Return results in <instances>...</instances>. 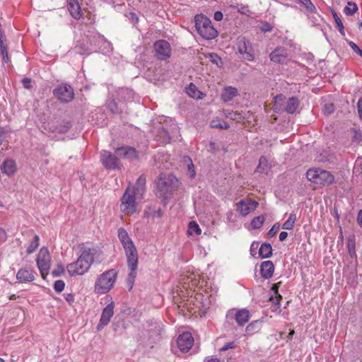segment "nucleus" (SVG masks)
<instances>
[{
  "label": "nucleus",
  "mask_w": 362,
  "mask_h": 362,
  "mask_svg": "<svg viewBox=\"0 0 362 362\" xmlns=\"http://www.w3.org/2000/svg\"><path fill=\"white\" fill-rule=\"evenodd\" d=\"M334 107L332 104L325 105V110L327 114H331L334 112Z\"/></svg>",
  "instance_id": "obj_52"
},
{
  "label": "nucleus",
  "mask_w": 362,
  "mask_h": 362,
  "mask_svg": "<svg viewBox=\"0 0 362 362\" xmlns=\"http://www.w3.org/2000/svg\"><path fill=\"white\" fill-rule=\"evenodd\" d=\"M100 161L103 165L107 170H115L119 166V158L106 150H103L100 152Z\"/></svg>",
  "instance_id": "obj_12"
},
{
  "label": "nucleus",
  "mask_w": 362,
  "mask_h": 362,
  "mask_svg": "<svg viewBox=\"0 0 362 362\" xmlns=\"http://www.w3.org/2000/svg\"><path fill=\"white\" fill-rule=\"evenodd\" d=\"M160 134L163 135V141L165 143H169L170 141L171 137L167 131H165V129H162Z\"/></svg>",
  "instance_id": "obj_49"
},
{
  "label": "nucleus",
  "mask_w": 362,
  "mask_h": 362,
  "mask_svg": "<svg viewBox=\"0 0 362 362\" xmlns=\"http://www.w3.org/2000/svg\"><path fill=\"white\" fill-rule=\"evenodd\" d=\"M98 250L94 247L83 245L81 253L77 260L66 266V269L70 276L83 275L90 269L93 262L94 257Z\"/></svg>",
  "instance_id": "obj_2"
},
{
  "label": "nucleus",
  "mask_w": 362,
  "mask_h": 362,
  "mask_svg": "<svg viewBox=\"0 0 362 362\" xmlns=\"http://www.w3.org/2000/svg\"><path fill=\"white\" fill-rule=\"evenodd\" d=\"M300 101L296 97L289 98L286 103L284 110L288 114H293L299 107Z\"/></svg>",
  "instance_id": "obj_23"
},
{
  "label": "nucleus",
  "mask_w": 362,
  "mask_h": 362,
  "mask_svg": "<svg viewBox=\"0 0 362 362\" xmlns=\"http://www.w3.org/2000/svg\"><path fill=\"white\" fill-rule=\"evenodd\" d=\"M332 14L339 31L342 33L344 30V25L342 21H341L339 16L337 15L336 12H333Z\"/></svg>",
  "instance_id": "obj_42"
},
{
  "label": "nucleus",
  "mask_w": 362,
  "mask_h": 362,
  "mask_svg": "<svg viewBox=\"0 0 362 362\" xmlns=\"http://www.w3.org/2000/svg\"><path fill=\"white\" fill-rule=\"evenodd\" d=\"M71 123L66 122L65 124L60 125L59 127H57L56 129H54V131H56L59 133H66L71 129Z\"/></svg>",
  "instance_id": "obj_40"
},
{
  "label": "nucleus",
  "mask_w": 362,
  "mask_h": 362,
  "mask_svg": "<svg viewBox=\"0 0 362 362\" xmlns=\"http://www.w3.org/2000/svg\"><path fill=\"white\" fill-rule=\"evenodd\" d=\"M349 45L352 50L362 57V50L358 47V45L352 41L349 42Z\"/></svg>",
  "instance_id": "obj_45"
},
{
  "label": "nucleus",
  "mask_w": 362,
  "mask_h": 362,
  "mask_svg": "<svg viewBox=\"0 0 362 362\" xmlns=\"http://www.w3.org/2000/svg\"><path fill=\"white\" fill-rule=\"evenodd\" d=\"M65 286V283L63 280H57L54 284V289L56 292H62Z\"/></svg>",
  "instance_id": "obj_43"
},
{
  "label": "nucleus",
  "mask_w": 362,
  "mask_h": 362,
  "mask_svg": "<svg viewBox=\"0 0 362 362\" xmlns=\"http://www.w3.org/2000/svg\"><path fill=\"white\" fill-rule=\"evenodd\" d=\"M7 49H8L7 46L4 43V39H1L0 40V51H1V52H4V50H7Z\"/></svg>",
  "instance_id": "obj_59"
},
{
  "label": "nucleus",
  "mask_w": 362,
  "mask_h": 362,
  "mask_svg": "<svg viewBox=\"0 0 362 362\" xmlns=\"http://www.w3.org/2000/svg\"><path fill=\"white\" fill-rule=\"evenodd\" d=\"M358 112L359 117L362 120V101L361 100H359L358 102Z\"/></svg>",
  "instance_id": "obj_60"
},
{
  "label": "nucleus",
  "mask_w": 362,
  "mask_h": 362,
  "mask_svg": "<svg viewBox=\"0 0 362 362\" xmlns=\"http://www.w3.org/2000/svg\"><path fill=\"white\" fill-rule=\"evenodd\" d=\"M40 244V238L39 236L35 235L33 238V240L30 243L29 246L27 248V252L28 254H31L34 252L36 249L38 247Z\"/></svg>",
  "instance_id": "obj_32"
},
{
  "label": "nucleus",
  "mask_w": 362,
  "mask_h": 362,
  "mask_svg": "<svg viewBox=\"0 0 362 362\" xmlns=\"http://www.w3.org/2000/svg\"><path fill=\"white\" fill-rule=\"evenodd\" d=\"M223 13L221 11H216L214 18L216 21H220L223 19Z\"/></svg>",
  "instance_id": "obj_57"
},
{
  "label": "nucleus",
  "mask_w": 362,
  "mask_h": 362,
  "mask_svg": "<svg viewBox=\"0 0 362 362\" xmlns=\"http://www.w3.org/2000/svg\"><path fill=\"white\" fill-rule=\"evenodd\" d=\"M274 266L272 261L267 260L264 261L262 263L260 266V272L262 274V276L265 279H268L271 278L274 274Z\"/></svg>",
  "instance_id": "obj_21"
},
{
  "label": "nucleus",
  "mask_w": 362,
  "mask_h": 362,
  "mask_svg": "<svg viewBox=\"0 0 362 362\" xmlns=\"http://www.w3.org/2000/svg\"><path fill=\"white\" fill-rule=\"evenodd\" d=\"M117 276L115 269H110L99 276L95 284V292L99 294L107 293L113 286Z\"/></svg>",
  "instance_id": "obj_5"
},
{
  "label": "nucleus",
  "mask_w": 362,
  "mask_h": 362,
  "mask_svg": "<svg viewBox=\"0 0 362 362\" xmlns=\"http://www.w3.org/2000/svg\"><path fill=\"white\" fill-rule=\"evenodd\" d=\"M6 233L4 229L2 228H0V241L4 242L6 240Z\"/></svg>",
  "instance_id": "obj_53"
},
{
  "label": "nucleus",
  "mask_w": 362,
  "mask_h": 362,
  "mask_svg": "<svg viewBox=\"0 0 362 362\" xmlns=\"http://www.w3.org/2000/svg\"><path fill=\"white\" fill-rule=\"evenodd\" d=\"M272 255V247L270 243H264L262 244L259 250V255L262 258H268Z\"/></svg>",
  "instance_id": "obj_25"
},
{
  "label": "nucleus",
  "mask_w": 362,
  "mask_h": 362,
  "mask_svg": "<svg viewBox=\"0 0 362 362\" xmlns=\"http://www.w3.org/2000/svg\"><path fill=\"white\" fill-rule=\"evenodd\" d=\"M308 180L321 185H329L334 182V176L329 171L320 168L309 169L306 173Z\"/></svg>",
  "instance_id": "obj_6"
},
{
  "label": "nucleus",
  "mask_w": 362,
  "mask_h": 362,
  "mask_svg": "<svg viewBox=\"0 0 362 362\" xmlns=\"http://www.w3.org/2000/svg\"><path fill=\"white\" fill-rule=\"evenodd\" d=\"M305 8L307 13H316V8L310 0H298Z\"/></svg>",
  "instance_id": "obj_31"
},
{
  "label": "nucleus",
  "mask_w": 362,
  "mask_h": 362,
  "mask_svg": "<svg viewBox=\"0 0 362 362\" xmlns=\"http://www.w3.org/2000/svg\"><path fill=\"white\" fill-rule=\"evenodd\" d=\"M177 180L173 175L160 174L156 182V194L163 200L168 199L175 189Z\"/></svg>",
  "instance_id": "obj_3"
},
{
  "label": "nucleus",
  "mask_w": 362,
  "mask_h": 362,
  "mask_svg": "<svg viewBox=\"0 0 362 362\" xmlns=\"http://www.w3.org/2000/svg\"><path fill=\"white\" fill-rule=\"evenodd\" d=\"M65 299L69 304H71L74 301V295L72 293H68L66 295Z\"/></svg>",
  "instance_id": "obj_56"
},
{
  "label": "nucleus",
  "mask_w": 362,
  "mask_h": 362,
  "mask_svg": "<svg viewBox=\"0 0 362 362\" xmlns=\"http://www.w3.org/2000/svg\"><path fill=\"white\" fill-rule=\"evenodd\" d=\"M107 107L113 114H119L121 112L117 102L113 99L107 101Z\"/></svg>",
  "instance_id": "obj_33"
},
{
  "label": "nucleus",
  "mask_w": 362,
  "mask_h": 362,
  "mask_svg": "<svg viewBox=\"0 0 362 362\" xmlns=\"http://www.w3.org/2000/svg\"><path fill=\"white\" fill-rule=\"evenodd\" d=\"M258 204V202L256 201H252L246 203L242 200L239 202L238 204V210L243 216H247L251 211H254L257 208Z\"/></svg>",
  "instance_id": "obj_18"
},
{
  "label": "nucleus",
  "mask_w": 362,
  "mask_h": 362,
  "mask_svg": "<svg viewBox=\"0 0 362 362\" xmlns=\"http://www.w3.org/2000/svg\"><path fill=\"white\" fill-rule=\"evenodd\" d=\"M2 173L11 176L16 171V162L13 159L5 160L0 167Z\"/></svg>",
  "instance_id": "obj_22"
},
{
  "label": "nucleus",
  "mask_w": 362,
  "mask_h": 362,
  "mask_svg": "<svg viewBox=\"0 0 362 362\" xmlns=\"http://www.w3.org/2000/svg\"><path fill=\"white\" fill-rule=\"evenodd\" d=\"M256 323H257V322H252V323H250V325H248L247 326V327H246V331H247V332H250L252 331V330H253V329H254V327H255V324H256Z\"/></svg>",
  "instance_id": "obj_62"
},
{
  "label": "nucleus",
  "mask_w": 362,
  "mask_h": 362,
  "mask_svg": "<svg viewBox=\"0 0 362 362\" xmlns=\"http://www.w3.org/2000/svg\"><path fill=\"white\" fill-rule=\"evenodd\" d=\"M54 96L62 103H68L74 98V88L68 83H61L52 90Z\"/></svg>",
  "instance_id": "obj_7"
},
{
  "label": "nucleus",
  "mask_w": 362,
  "mask_h": 362,
  "mask_svg": "<svg viewBox=\"0 0 362 362\" xmlns=\"http://www.w3.org/2000/svg\"><path fill=\"white\" fill-rule=\"evenodd\" d=\"M16 279L21 282H31L35 280L34 272L30 269H21L16 274Z\"/></svg>",
  "instance_id": "obj_20"
},
{
  "label": "nucleus",
  "mask_w": 362,
  "mask_h": 362,
  "mask_svg": "<svg viewBox=\"0 0 362 362\" xmlns=\"http://www.w3.org/2000/svg\"><path fill=\"white\" fill-rule=\"evenodd\" d=\"M264 222V217L263 216H259L255 217L251 221V226L252 228H259Z\"/></svg>",
  "instance_id": "obj_35"
},
{
  "label": "nucleus",
  "mask_w": 362,
  "mask_h": 362,
  "mask_svg": "<svg viewBox=\"0 0 362 362\" xmlns=\"http://www.w3.org/2000/svg\"><path fill=\"white\" fill-rule=\"evenodd\" d=\"M145 184L146 178L144 176L141 175L136 181L133 192H135L136 193H139L140 192H143L144 191Z\"/></svg>",
  "instance_id": "obj_30"
},
{
  "label": "nucleus",
  "mask_w": 362,
  "mask_h": 362,
  "mask_svg": "<svg viewBox=\"0 0 362 362\" xmlns=\"http://www.w3.org/2000/svg\"><path fill=\"white\" fill-rule=\"evenodd\" d=\"M287 237H288V233L285 232V231H282L280 233L279 238L281 242H283L287 238Z\"/></svg>",
  "instance_id": "obj_58"
},
{
  "label": "nucleus",
  "mask_w": 362,
  "mask_h": 362,
  "mask_svg": "<svg viewBox=\"0 0 362 362\" xmlns=\"http://www.w3.org/2000/svg\"><path fill=\"white\" fill-rule=\"evenodd\" d=\"M210 61L214 64H216L217 66H221L220 64H222V59L220 57L218 56L216 53H211L209 54Z\"/></svg>",
  "instance_id": "obj_41"
},
{
  "label": "nucleus",
  "mask_w": 362,
  "mask_h": 362,
  "mask_svg": "<svg viewBox=\"0 0 362 362\" xmlns=\"http://www.w3.org/2000/svg\"><path fill=\"white\" fill-rule=\"evenodd\" d=\"M260 29L264 33L269 32L272 30V26L269 23H265L261 26Z\"/></svg>",
  "instance_id": "obj_50"
},
{
  "label": "nucleus",
  "mask_w": 362,
  "mask_h": 362,
  "mask_svg": "<svg viewBox=\"0 0 362 362\" xmlns=\"http://www.w3.org/2000/svg\"><path fill=\"white\" fill-rule=\"evenodd\" d=\"M117 155L122 158L128 160H135L138 158V154L135 148L131 146H122L117 148L115 150Z\"/></svg>",
  "instance_id": "obj_16"
},
{
  "label": "nucleus",
  "mask_w": 362,
  "mask_h": 362,
  "mask_svg": "<svg viewBox=\"0 0 362 362\" xmlns=\"http://www.w3.org/2000/svg\"><path fill=\"white\" fill-rule=\"evenodd\" d=\"M280 284L281 282H278L272 286V290L274 291L275 294V298L271 296L269 298L270 301H272L274 305L279 306L280 305V300L282 298L281 296L278 293V289L280 286Z\"/></svg>",
  "instance_id": "obj_26"
},
{
  "label": "nucleus",
  "mask_w": 362,
  "mask_h": 362,
  "mask_svg": "<svg viewBox=\"0 0 362 362\" xmlns=\"http://www.w3.org/2000/svg\"><path fill=\"white\" fill-rule=\"evenodd\" d=\"M357 11L358 6L354 2H349L348 6L344 8V13L348 16L354 15Z\"/></svg>",
  "instance_id": "obj_34"
},
{
  "label": "nucleus",
  "mask_w": 362,
  "mask_h": 362,
  "mask_svg": "<svg viewBox=\"0 0 362 362\" xmlns=\"http://www.w3.org/2000/svg\"><path fill=\"white\" fill-rule=\"evenodd\" d=\"M1 54L3 57L4 62L8 63L10 60L9 57H8V49L4 50V52H1Z\"/></svg>",
  "instance_id": "obj_54"
},
{
  "label": "nucleus",
  "mask_w": 362,
  "mask_h": 362,
  "mask_svg": "<svg viewBox=\"0 0 362 362\" xmlns=\"http://www.w3.org/2000/svg\"><path fill=\"white\" fill-rule=\"evenodd\" d=\"M357 221L358 225L362 228V210H360L358 213Z\"/></svg>",
  "instance_id": "obj_61"
},
{
  "label": "nucleus",
  "mask_w": 362,
  "mask_h": 362,
  "mask_svg": "<svg viewBox=\"0 0 362 362\" xmlns=\"http://www.w3.org/2000/svg\"><path fill=\"white\" fill-rule=\"evenodd\" d=\"M114 315V304L112 302L108 304L103 310L100 316V320L97 325V329L101 330L110 321Z\"/></svg>",
  "instance_id": "obj_15"
},
{
  "label": "nucleus",
  "mask_w": 362,
  "mask_h": 362,
  "mask_svg": "<svg viewBox=\"0 0 362 362\" xmlns=\"http://www.w3.org/2000/svg\"><path fill=\"white\" fill-rule=\"evenodd\" d=\"M194 21L196 30L203 38L212 40L218 35V32L212 25L211 20L206 16L197 15Z\"/></svg>",
  "instance_id": "obj_4"
},
{
  "label": "nucleus",
  "mask_w": 362,
  "mask_h": 362,
  "mask_svg": "<svg viewBox=\"0 0 362 362\" xmlns=\"http://www.w3.org/2000/svg\"><path fill=\"white\" fill-rule=\"evenodd\" d=\"M186 93L191 98L197 99L201 98L202 93L197 89V86L192 83L186 88Z\"/></svg>",
  "instance_id": "obj_27"
},
{
  "label": "nucleus",
  "mask_w": 362,
  "mask_h": 362,
  "mask_svg": "<svg viewBox=\"0 0 362 362\" xmlns=\"http://www.w3.org/2000/svg\"><path fill=\"white\" fill-rule=\"evenodd\" d=\"M117 233L119 242L124 250L127 267L130 270L127 278V285L129 289H132L137 274L138 251L127 231L124 228H119L117 230Z\"/></svg>",
  "instance_id": "obj_1"
},
{
  "label": "nucleus",
  "mask_w": 362,
  "mask_h": 362,
  "mask_svg": "<svg viewBox=\"0 0 362 362\" xmlns=\"http://www.w3.org/2000/svg\"><path fill=\"white\" fill-rule=\"evenodd\" d=\"M135 192H130L127 189L121 199V210L126 214H132L136 211Z\"/></svg>",
  "instance_id": "obj_9"
},
{
  "label": "nucleus",
  "mask_w": 362,
  "mask_h": 362,
  "mask_svg": "<svg viewBox=\"0 0 362 362\" xmlns=\"http://www.w3.org/2000/svg\"><path fill=\"white\" fill-rule=\"evenodd\" d=\"M238 94V90L235 88L229 86L223 90L221 94V99L224 102L232 100Z\"/></svg>",
  "instance_id": "obj_24"
},
{
  "label": "nucleus",
  "mask_w": 362,
  "mask_h": 362,
  "mask_svg": "<svg viewBox=\"0 0 362 362\" xmlns=\"http://www.w3.org/2000/svg\"><path fill=\"white\" fill-rule=\"evenodd\" d=\"M64 272V269L62 265H58L57 268L52 272L53 276L57 277L61 276Z\"/></svg>",
  "instance_id": "obj_46"
},
{
  "label": "nucleus",
  "mask_w": 362,
  "mask_h": 362,
  "mask_svg": "<svg viewBox=\"0 0 362 362\" xmlns=\"http://www.w3.org/2000/svg\"><path fill=\"white\" fill-rule=\"evenodd\" d=\"M280 228V224L279 223H274L272 227L269 230L267 235L269 238H272L276 235L277 232L279 231Z\"/></svg>",
  "instance_id": "obj_44"
},
{
  "label": "nucleus",
  "mask_w": 362,
  "mask_h": 362,
  "mask_svg": "<svg viewBox=\"0 0 362 362\" xmlns=\"http://www.w3.org/2000/svg\"><path fill=\"white\" fill-rule=\"evenodd\" d=\"M193 344L194 338L189 332H184L177 337V344L182 352H187L192 348Z\"/></svg>",
  "instance_id": "obj_14"
},
{
  "label": "nucleus",
  "mask_w": 362,
  "mask_h": 362,
  "mask_svg": "<svg viewBox=\"0 0 362 362\" xmlns=\"http://www.w3.org/2000/svg\"><path fill=\"white\" fill-rule=\"evenodd\" d=\"M30 83H31V80L29 78H24L22 80V83L25 88H27V89L30 88V87H31Z\"/></svg>",
  "instance_id": "obj_51"
},
{
  "label": "nucleus",
  "mask_w": 362,
  "mask_h": 362,
  "mask_svg": "<svg viewBox=\"0 0 362 362\" xmlns=\"http://www.w3.org/2000/svg\"><path fill=\"white\" fill-rule=\"evenodd\" d=\"M205 362H221V361H220L219 358L215 357V358H211L206 359Z\"/></svg>",
  "instance_id": "obj_63"
},
{
  "label": "nucleus",
  "mask_w": 362,
  "mask_h": 362,
  "mask_svg": "<svg viewBox=\"0 0 362 362\" xmlns=\"http://www.w3.org/2000/svg\"><path fill=\"white\" fill-rule=\"evenodd\" d=\"M156 56L159 60H165L170 57L171 47L170 43L164 40H160L154 43Z\"/></svg>",
  "instance_id": "obj_11"
},
{
  "label": "nucleus",
  "mask_w": 362,
  "mask_h": 362,
  "mask_svg": "<svg viewBox=\"0 0 362 362\" xmlns=\"http://www.w3.org/2000/svg\"><path fill=\"white\" fill-rule=\"evenodd\" d=\"M185 162H187V173L189 176L190 178H194L196 172L191 158H187Z\"/></svg>",
  "instance_id": "obj_37"
},
{
  "label": "nucleus",
  "mask_w": 362,
  "mask_h": 362,
  "mask_svg": "<svg viewBox=\"0 0 362 362\" xmlns=\"http://www.w3.org/2000/svg\"><path fill=\"white\" fill-rule=\"evenodd\" d=\"M211 126L214 128H220L222 129H228L230 127L229 124L226 122H220L214 120L211 122Z\"/></svg>",
  "instance_id": "obj_39"
},
{
  "label": "nucleus",
  "mask_w": 362,
  "mask_h": 362,
  "mask_svg": "<svg viewBox=\"0 0 362 362\" xmlns=\"http://www.w3.org/2000/svg\"><path fill=\"white\" fill-rule=\"evenodd\" d=\"M6 132L7 131L4 127H0V146L3 143L4 137Z\"/></svg>",
  "instance_id": "obj_55"
},
{
  "label": "nucleus",
  "mask_w": 362,
  "mask_h": 362,
  "mask_svg": "<svg viewBox=\"0 0 362 362\" xmlns=\"http://www.w3.org/2000/svg\"><path fill=\"white\" fill-rule=\"evenodd\" d=\"M238 51L243 55V58L247 61L254 60V54L251 50L250 42L245 37L239 38L237 43Z\"/></svg>",
  "instance_id": "obj_13"
},
{
  "label": "nucleus",
  "mask_w": 362,
  "mask_h": 362,
  "mask_svg": "<svg viewBox=\"0 0 362 362\" xmlns=\"http://www.w3.org/2000/svg\"><path fill=\"white\" fill-rule=\"evenodd\" d=\"M231 7L236 8L238 12L243 15L250 16V14L251 13V11L247 5L237 4L236 6H231Z\"/></svg>",
  "instance_id": "obj_36"
},
{
  "label": "nucleus",
  "mask_w": 362,
  "mask_h": 362,
  "mask_svg": "<svg viewBox=\"0 0 362 362\" xmlns=\"http://www.w3.org/2000/svg\"><path fill=\"white\" fill-rule=\"evenodd\" d=\"M156 216L158 217H161L163 216V212L159 209V210L155 211L153 216Z\"/></svg>",
  "instance_id": "obj_64"
},
{
  "label": "nucleus",
  "mask_w": 362,
  "mask_h": 362,
  "mask_svg": "<svg viewBox=\"0 0 362 362\" xmlns=\"http://www.w3.org/2000/svg\"><path fill=\"white\" fill-rule=\"evenodd\" d=\"M269 58L274 62L284 64L288 58L287 50L284 47H277L269 54Z\"/></svg>",
  "instance_id": "obj_17"
},
{
  "label": "nucleus",
  "mask_w": 362,
  "mask_h": 362,
  "mask_svg": "<svg viewBox=\"0 0 362 362\" xmlns=\"http://www.w3.org/2000/svg\"><path fill=\"white\" fill-rule=\"evenodd\" d=\"M36 262L41 276L43 279H45V276L48 274V271L51 264V256L49 250L47 248L42 247L40 249L37 255Z\"/></svg>",
  "instance_id": "obj_8"
},
{
  "label": "nucleus",
  "mask_w": 362,
  "mask_h": 362,
  "mask_svg": "<svg viewBox=\"0 0 362 362\" xmlns=\"http://www.w3.org/2000/svg\"><path fill=\"white\" fill-rule=\"evenodd\" d=\"M189 233L190 234L195 233L197 235H200L202 230L199 226V225L195 221H190L189 223Z\"/></svg>",
  "instance_id": "obj_38"
},
{
  "label": "nucleus",
  "mask_w": 362,
  "mask_h": 362,
  "mask_svg": "<svg viewBox=\"0 0 362 362\" xmlns=\"http://www.w3.org/2000/svg\"><path fill=\"white\" fill-rule=\"evenodd\" d=\"M226 317L228 322L234 319L239 326L243 327L249 321L250 315L246 308L238 311L230 310L227 312Z\"/></svg>",
  "instance_id": "obj_10"
},
{
  "label": "nucleus",
  "mask_w": 362,
  "mask_h": 362,
  "mask_svg": "<svg viewBox=\"0 0 362 362\" xmlns=\"http://www.w3.org/2000/svg\"><path fill=\"white\" fill-rule=\"evenodd\" d=\"M67 8L74 18L80 19L83 16V13L77 0H67Z\"/></svg>",
  "instance_id": "obj_19"
},
{
  "label": "nucleus",
  "mask_w": 362,
  "mask_h": 362,
  "mask_svg": "<svg viewBox=\"0 0 362 362\" xmlns=\"http://www.w3.org/2000/svg\"><path fill=\"white\" fill-rule=\"evenodd\" d=\"M224 113L227 118L235 122H240L244 118L242 114L238 112H234L233 110H225Z\"/></svg>",
  "instance_id": "obj_28"
},
{
  "label": "nucleus",
  "mask_w": 362,
  "mask_h": 362,
  "mask_svg": "<svg viewBox=\"0 0 362 362\" xmlns=\"http://www.w3.org/2000/svg\"><path fill=\"white\" fill-rule=\"evenodd\" d=\"M267 160L264 157H261L259 158V165L257 168V170L259 173H262L263 170H264V168H262V166L264 165H267Z\"/></svg>",
  "instance_id": "obj_47"
},
{
  "label": "nucleus",
  "mask_w": 362,
  "mask_h": 362,
  "mask_svg": "<svg viewBox=\"0 0 362 362\" xmlns=\"http://www.w3.org/2000/svg\"><path fill=\"white\" fill-rule=\"evenodd\" d=\"M235 347V342H233V341L227 342L221 349V351H227V350L230 349H233Z\"/></svg>",
  "instance_id": "obj_48"
},
{
  "label": "nucleus",
  "mask_w": 362,
  "mask_h": 362,
  "mask_svg": "<svg viewBox=\"0 0 362 362\" xmlns=\"http://www.w3.org/2000/svg\"><path fill=\"white\" fill-rule=\"evenodd\" d=\"M296 220V216L295 214H290L289 217L286 221L282 225V228L284 230H292L294 227V223Z\"/></svg>",
  "instance_id": "obj_29"
}]
</instances>
